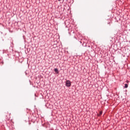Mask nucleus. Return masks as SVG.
Wrapping results in <instances>:
<instances>
[{"label": "nucleus", "mask_w": 130, "mask_h": 130, "mask_svg": "<svg viewBox=\"0 0 130 130\" xmlns=\"http://www.w3.org/2000/svg\"><path fill=\"white\" fill-rule=\"evenodd\" d=\"M108 24L110 26V22L108 23Z\"/></svg>", "instance_id": "6"}, {"label": "nucleus", "mask_w": 130, "mask_h": 130, "mask_svg": "<svg viewBox=\"0 0 130 130\" xmlns=\"http://www.w3.org/2000/svg\"><path fill=\"white\" fill-rule=\"evenodd\" d=\"M128 87V84H125V86L123 87V88H127Z\"/></svg>", "instance_id": "4"}, {"label": "nucleus", "mask_w": 130, "mask_h": 130, "mask_svg": "<svg viewBox=\"0 0 130 130\" xmlns=\"http://www.w3.org/2000/svg\"><path fill=\"white\" fill-rule=\"evenodd\" d=\"M67 87H71L72 85V84L71 83V81L70 80H67L66 81V84Z\"/></svg>", "instance_id": "1"}, {"label": "nucleus", "mask_w": 130, "mask_h": 130, "mask_svg": "<svg viewBox=\"0 0 130 130\" xmlns=\"http://www.w3.org/2000/svg\"><path fill=\"white\" fill-rule=\"evenodd\" d=\"M79 43H82V42H81V41H79Z\"/></svg>", "instance_id": "7"}, {"label": "nucleus", "mask_w": 130, "mask_h": 130, "mask_svg": "<svg viewBox=\"0 0 130 130\" xmlns=\"http://www.w3.org/2000/svg\"><path fill=\"white\" fill-rule=\"evenodd\" d=\"M126 83H127L128 84V83H129V81L128 80H126Z\"/></svg>", "instance_id": "5"}, {"label": "nucleus", "mask_w": 130, "mask_h": 130, "mask_svg": "<svg viewBox=\"0 0 130 130\" xmlns=\"http://www.w3.org/2000/svg\"><path fill=\"white\" fill-rule=\"evenodd\" d=\"M58 2H60V1H61V0H58Z\"/></svg>", "instance_id": "8"}, {"label": "nucleus", "mask_w": 130, "mask_h": 130, "mask_svg": "<svg viewBox=\"0 0 130 130\" xmlns=\"http://www.w3.org/2000/svg\"><path fill=\"white\" fill-rule=\"evenodd\" d=\"M55 73H56V74H58V69L57 68H55L54 70Z\"/></svg>", "instance_id": "2"}, {"label": "nucleus", "mask_w": 130, "mask_h": 130, "mask_svg": "<svg viewBox=\"0 0 130 130\" xmlns=\"http://www.w3.org/2000/svg\"><path fill=\"white\" fill-rule=\"evenodd\" d=\"M102 111H100V114H98V116H101V115H102Z\"/></svg>", "instance_id": "3"}]
</instances>
